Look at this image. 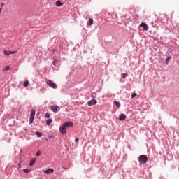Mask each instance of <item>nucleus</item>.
Returning a JSON list of instances; mask_svg holds the SVG:
<instances>
[{"mask_svg":"<svg viewBox=\"0 0 179 179\" xmlns=\"http://www.w3.org/2000/svg\"><path fill=\"white\" fill-rule=\"evenodd\" d=\"M73 127V123L71 121L65 122L62 127L59 128V131L60 134H62V135H64V134H66V129L68 128H72Z\"/></svg>","mask_w":179,"mask_h":179,"instance_id":"1","label":"nucleus"},{"mask_svg":"<svg viewBox=\"0 0 179 179\" xmlns=\"http://www.w3.org/2000/svg\"><path fill=\"white\" fill-rule=\"evenodd\" d=\"M138 162L140 164H145L148 162V156L142 155L138 157Z\"/></svg>","mask_w":179,"mask_h":179,"instance_id":"2","label":"nucleus"},{"mask_svg":"<svg viewBox=\"0 0 179 179\" xmlns=\"http://www.w3.org/2000/svg\"><path fill=\"white\" fill-rule=\"evenodd\" d=\"M46 84L48 85V86H49L50 87H52V89H57V84H55L51 80H48L46 81Z\"/></svg>","mask_w":179,"mask_h":179,"instance_id":"3","label":"nucleus"},{"mask_svg":"<svg viewBox=\"0 0 179 179\" xmlns=\"http://www.w3.org/2000/svg\"><path fill=\"white\" fill-rule=\"evenodd\" d=\"M34 115H36V110H32L30 113V117H29V124H33V121H34Z\"/></svg>","mask_w":179,"mask_h":179,"instance_id":"4","label":"nucleus"},{"mask_svg":"<svg viewBox=\"0 0 179 179\" xmlns=\"http://www.w3.org/2000/svg\"><path fill=\"white\" fill-rule=\"evenodd\" d=\"M87 104L88 106H90V107H92V106H94L96 104H97V100L93 99H91L90 101H89L87 102Z\"/></svg>","mask_w":179,"mask_h":179,"instance_id":"5","label":"nucleus"},{"mask_svg":"<svg viewBox=\"0 0 179 179\" xmlns=\"http://www.w3.org/2000/svg\"><path fill=\"white\" fill-rule=\"evenodd\" d=\"M61 108L58 106H50V110H52L53 113H57V111H59Z\"/></svg>","mask_w":179,"mask_h":179,"instance_id":"6","label":"nucleus"},{"mask_svg":"<svg viewBox=\"0 0 179 179\" xmlns=\"http://www.w3.org/2000/svg\"><path fill=\"white\" fill-rule=\"evenodd\" d=\"M140 27H143L145 31H148L149 30V27H148V24L146 23L142 22L140 24Z\"/></svg>","mask_w":179,"mask_h":179,"instance_id":"7","label":"nucleus"},{"mask_svg":"<svg viewBox=\"0 0 179 179\" xmlns=\"http://www.w3.org/2000/svg\"><path fill=\"white\" fill-rule=\"evenodd\" d=\"M125 118H127V115H125V114H124V113H121L119 116L120 121H124V120H125Z\"/></svg>","mask_w":179,"mask_h":179,"instance_id":"8","label":"nucleus"},{"mask_svg":"<svg viewBox=\"0 0 179 179\" xmlns=\"http://www.w3.org/2000/svg\"><path fill=\"white\" fill-rule=\"evenodd\" d=\"M34 163H36V158H32L29 162V166H34Z\"/></svg>","mask_w":179,"mask_h":179,"instance_id":"9","label":"nucleus"},{"mask_svg":"<svg viewBox=\"0 0 179 179\" xmlns=\"http://www.w3.org/2000/svg\"><path fill=\"white\" fill-rule=\"evenodd\" d=\"M94 20L92 18H89V21L87 22V26L93 25Z\"/></svg>","mask_w":179,"mask_h":179,"instance_id":"10","label":"nucleus"},{"mask_svg":"<svg viewBox=\"0 0 179 179\" xmlns=\"http://www.w3.org/2000/svg\"><path fill=\"white\" fill-rule=\"evenodd\" d=\"M45 173L46 174H50V173H54V169H48V170H46V171H45Z\"/></svg>","mask_w":179,"mask_h":179,"instance_id":"11","label":"nucleus"},{"mask_svg":"<svg viewBox=\"0 0 179 179\" xmlns=\"http://www.w3.org/2000/svg\"><path fill=\"white\" fill-rule=\"evenodd\" d=\"M29 85H30V83L29 82V80H25L23 83L24 87H27V86H29Z\"/></svg>","mask_w":179,"mask_h":179,"instance_id":"12","label":"nucleus"},{"mask_svg":"<svg viewBox=\"0 0 179 179\" xmlns=\"http://www.w3.org/2000/svg\"><path fill=\"white\" fill-rule=\"evenodd\" d=\"M35 135H36L38 136V138H41V136H43V133L36 131V132H35Z\"/></svg>","mask_w":179,"mask_h":179,"instance_id":"13","label":"nucleus"},{"mask_svg":"<svg viewBox=\"0 0 179 179\" xmlns=\"http://www.w3.org/2000/svg\"><path fill=\"white\" fill-rule=\"evenodd\" d=\"M10 69V66H5V67L2 69V71H3V72H6L7 71H9Z\"/></svg>","mask_w":179,"mask_h":179,"instance_id":"14","label":"nucleus"},{"mask_svg":"<svg viewBox=\"0 0 179 179\" xmlns=\"http://www.w3.org/2000/svg\"><path fill=\"white\" fill-rule=\"evenodd\" d=\"M115 104L117 107V108H120L121 107V103L118 101H115Z\"/></svg>","mask_w":179,"mask_h":179,"instance_id":"15","label":"nucleus"},{"mask_svg":"<svg viewBox=\"0 0 179 179\" xmlns=\"http://www.w3.org/2000/svg\"><path fill=\"white\" fill-rule=\"evenodd\" d=\"M51 122H52V119H48L46 120V125H51Z\"/></svg>","mask_w":179,"mask_h":179,"instance_id":"16","label":"nucleus"},{"mask_svg":"<svg viewBox=\"0 0 179 179\" xmlns=\"http://www.w3.org/2000/svg\"><path fill=\"white\" fill-rule=\"evenodd\" d=\"M62 3L59 0L56 1V6H62Z\"/></svg>","mask_w":179,"mask_h":179,"instance_id":"17","label":"nucleus"},{"mask_svg":"<svg viewBox=\"0 0 179 179\" xmlns=\"http://www.w3.org/2000/svg\"><path fill=\"white\" fill-rule=\"evenodd\" d=\"M127 76H128V73H122L121 74L122 79H125V78H127Z\"/></svg>","mask_w":179,"mask_h":179,"instance_id":"18","label":"nucleus"},{"mask_svg":"<svg viewBox=\"0 0 179 179\" xmlns=\"http://www.w3.org/2000/svg\"><path fill=\"white\" fill-rule=\"evenodd\" d=\"M171 59V56H169L166 59V64L169 65V61H170V59Z\"/></svg>","mask_w":179,"mask_h":179,"instance_id":"19","label":"nucleus"},{"mask_svg":"<svg viewBox=\"0 0 179 179\" xmlns=\"http://www.w3.org/2000/svg\"><path fill=\"white\" fill-rule=\"evenodd\" d=\"M24 173H26V174H27L28 173H30L31 171V170L29 169H23Z\"/></svg>","mask_w":179,"mask_h":179,"instance_id":"20","label":"nucleus"},{"mask_svg":"<svg viewBox=\"0 0 179 179\" xmlns=\"http://www.w3.org/2000/svg\"><path fill=\"white\" fill-rule=\"evenodd\" d=\"M39 90H40L41 93H45V88H44V87L40 88Z\"/></svg>","mask_w":179,"mask_h":179,"instance_id":"21","label":"nucleus"},{"mask_svg":"<svg viewBox=\"0 0 179 179\" xmlns=\"http://www.w3.org/2000/svg\"><path fill=\"white\" fill-rule=\"evenodd\" d=\"M3 54H4L5 55H7V56L10 55V53H9V51H7V50H4V51H3Z\"/></svg>","mask_w":179,"mask_h":179,"instance_id":"22","label":"nucleus"},{"mask_svg":"<svg viewBox=\"0 0 179 179\" xmlns=\"http://www.w3.org/2000/svg\"><path fill=\"white\" fill-rule=\"evenodd\" d=\"M41 152H40V150H38V151L36 152V156L37 157H38V156H41Z\"/></svg>","mask_w":179,"mask_h":179,"instance_id":"23","label":"nucleus"},{"mask_svg":"<svg viewBox=\"0 0 179 179\" xmlns=\"http://www.w3.org/2000/svg\"><path fill=\"white\" fill-rule=\"evenodd\" d=\"M134 97H136V93H133L131 94V99H134Z\"/></svg>","mask_w":179,"mask_h":179,"instance_id":"24","label":"nucleus"},{"mask_svg":"<svg viewBox=\"0 0 179 179\" xmlns=\"http://www.w3.org/2000/svg\"><path fill=\"white\" fill-rule=\"evenodd\" d=\"M45 118H50V113H45Z\"/></svg>","mask_w":179,"mask_h":179,"instance_id":"25","label":"nucleus"},{"mask_svg":"<svg viewBox=\"0 0 179 179\" xmlns=\"http://www.w3.org/2000/svg\"><path fill=\"white\" fill-rule=\"evenodd\" d=\"M9 54H16V51H9Z\"/></svg>","mask_w":179,"mask_h":179,"instance_id":"26","label":"nucleus"},{"mask_svg":"<svg viewBox=\"0 0 179 179\" xmlns=\"http://www.w3.org/2000/svg\"><path fill=\"white\" fill-rule=\"evenodd\" d=\"M75 142H79V138H75Z\"/></svg>","mask_w":179,"mask_h":179,"instance_id":"27","label":"nucleus"},{"mask_svg":"<svg viewBox=\"0 0 179 179\" xmlns=\"http://www.w3.org/2000/svg\"><path fill=\"white\" fill-rule=\"evenodd\" d=\"M48 138H49L50 139H52V136H48Z\"/></svg>","mask_w":179,"mask_h":179,"instance_id":"28","label":"nucleus"},{"mask_svg":"<svg viewBox=\"0 0 179 179\" xmlns=\"http://www.w3.org/2000/svg\"><path fill=\"white\" fill-rule=\"evenodd\" d=\"M52 64L54 65V66H55V62H53Z\"/></svg>","mask_w":179,"mask_h":179,"instance_id":"29","label":"nucleus"},{"mask_svg":"<svg viewBox=\"0 0 179 179\" xmlns=\"http://www.w3.org/2000/svg\"><path fill=\"white\" fill-rule=\"evenodd\" d=\"M18 166H20V164H19Z\"/></svg>","mask_w":179,"mask_h":179,"instance_id":"30","label":"nucleus"},{"mask_svg":"<svg viewBox=\"0 0 179 179\" xmlns=\"http://www.w3.org/2000/svg\"><path fill=\"white\" fill-rule=\"evenodd\" d=\"M0 12H1V9H0Z\"/></svg>","mask_w":179,"mask_h":179,"instance_id":"31","label":"nucleus"}]
</instances>
